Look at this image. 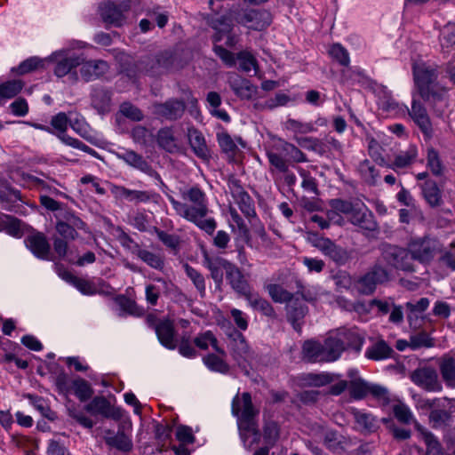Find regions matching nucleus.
<instances>
[{
  "instance_id": "1",
  "label": "nucleus",
  "mask_w": 455,
  "mask_h": 455,
  "mask_svg": "<svg viewBox=\"0 0 455 455\" xmlns=\"http://www.w3.org/2000/svg\"><path fill=\"white\" fill-rule=\"evenodd\" d=\"M180 195L183 202L170 197V203L177 214L192 222L201 230L212 235L217 223L213 218H206L209 208L205 193L198 187H192L181 190Z\"/></svg>"
},
{
  "instance_id": "2",
  "label": "nucleus",
  "mask_w": 455,
  "mask_h": 455,
  "mask_svg": "<svg viewBox=\"0 0 455 455\" xmlns=\"http://www.w3.org/2000/svg\"><path fill=\"white\" fill-rule=\"evenodd\" d=\"M414 81L419 96L427 102L443 100L445 89L437 82L438 71L425 63L413 66Z\"/></svg>"
},
{
  "instance_id": "3",
  "label": "nucleus",
  "mask_w": 455,
  "mask_h": 455,
  "mask_svg": "<svg viewBox=\"0 0 455 455\" xmlns=\"http://www.w3.org/2000/svg\"><path fill=\"white\" fill-rule=\"evenodd\" d=\"M407 249L411 261L416 260L420 264L428 265L441 251V244L432 236H417L410 239Z\"/></svg>"
},
{
  "instance_id": "4",
  "label": "nucleus",
  "mask_w": 455,
  "mask_h": 455,
  "mask_svg": "<svg viewBox=\"0 0 455 455\" xmlns=\"http://www.w3.org/2000/svg\"><path fill=\"white\" fill-rule=\"evenodd\" d=\"M380 256L377 262L382 266L387 265L393 268L405 271L414 272L415 266L409 256L408 249L390 243H381L379 245Z\"/></svg>"
},
{
  "instance_id": "5",
  "label": "nucleus",
  "mask_w": 455,
  "mask_h": 455,
  "mask_svg": "<svg viewBox=\"0 0 455 455\" xmlns=\"http://www.w3.org/2000/svg\"><path fill=\"white\" fill-rule=\"evenodd\" d=\"M389 277L387 268L376 261L370 270L357 280L355 288L359 293L370 295L375 291L378 284L387 282Z\"/></svg>"
},
{
  "instance_id": "6",
  "label": "nucleus",
  "mask_w": 455,
  "mask_h": 455,
  "mask_svg": "<svg viewBox=\"0 0 455 455\" xmlns=\"http://www.w3.org/2000/svg\"><path fill=\"white\" fill-rule=\"evenodd\" d=\"M50 58L56 63L54 74L58 77L68 76V79H70L72 83L77 80V75L74 69L82 63V58L80 56L70 53L69 51L61 50L53 52Z\"/></svg>"
},
{
  "instance_id": "7",
  "label": "nucleus",
  "mask_w": 455,
  "mask_h": 455,
  "mask_svg": "<svg viewBox=\"0 0 455 455\" xmlns=\"http://www.w3.org/2000/svg\"><path fill=\"white\" fill-rule=\"evenodd\" d=\"M130 7V0L107 1L99 6V12L106 24L120 27Z\"/></svg>"
},
{
  "instance_id": "8",
  "label": "nucleus",
  "mask_w": 455,
  "mask_h": 455,
  "mask_svg": "<svg viewBox=\"0 0 455 455\" xmlns=\"http://www.w3.org/2000/svg\"><path fill=\"white\" fill-rule=\"evenodd\" d=\"M70 118L68 117L66 113L60 112L52 117L51 125L54 129V134L66 145L74 148H78L90 155H95L94 149L91 148L87 145L84 144L77 139L72 138L65 134L68 125L69 124Z\"/></svg>"
},
{
  "instance_id": "9",
  "label": "nucleus",
  "mask_w": 455,
  "mask_h": 455,
  "mask_svg": "<svg viewBox=\"0 0 455 455\" xmlns=\"http://www.w3.org/2000/svg\"><path fill=\"white\" fill-rule=\"evenodd\" d=\"M235 20L251 29L261 30L271 24L272 17L266 10L245 9L235 13Z\"/></svg>"
},
{
  "instance_id": "10",
  "label": "nucleus",
  "mask_w": 455,
  "mask_h": 455,
  "mask_svg": "<svg viewBox=\"0 0 455 455\" xmlns=\"http://www.w3.org/2000/svg\"><path fill=\"white\" fill-rule=\"evenodd\" d=\"M411 380L427 392H441L443 385L437 371L432 367H421L414 370L410 375Z\"/></svg>"
},
{
  "instance_id": "11",
  "label": "nucleus",
  "mask_w": 455,
  "mask_h": 455,
  "mask_svg": "<svg viewBox=\"0 0 455 455\" xmlns=\"http://www.w3.org/2000/svg\"><path fill=\"white\" fill-rule=\"evenodd\" d=\"M152 113L160 118L175 121L183 116L186 103L182 100L169 99L166 101L155 102L151 106Z\"/></svg>"
},
{
  "instance_id": "12",
  "label": "nucleus",
  "mask_w": 455,
  "mask_h": 455,
  "mask_svg": "<svg viewBox=\"0 0 455 455\" xmlns=\"http://www.w3.org/2000/svg\"><path fill=\"white\" fill-rule=\"evenodd\" d=\"M228 188L241 212L247 217H256L254 201L235 179L229 180Z\"/></svg>"
},
{
  "instance_id": "13",
  "label": "nucleus",
  "mask_w": 455,
  "mask_h": 455,
  "mask_svg": "<svg viewBox=\"0 0 455 455\" xmlns=\"http://www.w3.org/2000/svg\"><path fill=\"white\" fill-rule=\"evenodd\" d=\"M110 192L116 199H125L133 204L148 203L156 201L157 195L147 190H132L124 186L110 185Z\"/></svg>"
},
{
  "instance_id": "14",
  "label": "nucleus",
  "mask_w": 455,
  "mask_h": 455,
  "mask_svg": "<svg viewBox=\"0 0 455 455\" xmlns=\"http://www.w3.org/2000/svg\"><path fill=\"white\" fill-rule=\"evenodd\" d=\"M228 84L235 96L243 100H251L258 92L256 85L235 72L228 74Z\"/></svg>"
},
{
  "instance_id": "15",
  "label": "nucleus",
  "mask_w": 455,
  "mask_h": 455,
  "mask_svg": "<svg viewBox=\"0 0 455 455\" xmlns=\"http://www.w3.org/2000/svg\"><path fill=\"white\" fill-rule=\"evenodd\" d=\"M408 113L423 134L427 138L432 137L433 128L427 108L415 95H413L411 108L408 110Z\"/></svg>"
},
{
  "instance_id": "16",
  "label": "nucleus",
  "mask_w": 455,
  "mask_h": 455,
  "mask_svg": "<svg viewBox=\"0 0 455 455\" xmlns=\"http://www.w3.org/2000/svg\"><path fill=\"white\" fill-rule=\"evenodd\" d=\"M315 246L338 265H344L350 259L348 251L325 237L317 238Z\"/></svg>"
},
{
  "instance_id": "17",
  "label": "nucleus",
  "mask_w": 455,
  "mask_h": 455,
  "mask_svg": "<svg viewBox=\"0 0 455 455\" xmlns=\"http://www.w3.org/2000/svg\"><path fill=\"white\" fill-rule=\"evenodd\" d=\"M212 28L216 30L214 36V41L220 42L226 38L225 44L228 47H232L236 44L237 37L232 33L233 21L231 18L228 16H221L216 18L211 22Z\"/></svg>"
},
{
  "instance_id": "18",
  "label": "nucleus",
  "mask_w": 455,
  "mask_h": 455,
  "mask_svg": "<svg viewBox=\"0 0 455 455\" xmlns=\"http://www.w3.org/2000/svg\"><path fill=\"white\" fill-rule=\"evenodd\" d=\"M84 410L92 415H101L105 418L119 419L122 417V411L115 408L104 396H95L84 406Z\"/></svg>"
},
{
  "instance_id": "19",
  "label": "nucleus",
  "mask_w": 455,
  "mask_h": 455,
  "mask_svg": "<svg viewBox=\"0 0 455 455\" xmlns=\"http://www.w3.org/2000/svg\"><path fill=\"white\" fill-rule=\"evenodd\" d=\"M307 313V307L304 304L303 299L299 296L294 295V297L286 303L287 319L297 331H300L301 322Z\"/></svg>"
},
{
  "instance_id": "20",
  "label": "nucleus",
  "mask_w": 455,
  "mask_h": 455,
  "mask_svg": "<svg viewBox=\"0 0 455 455\" xmlns=\"http://www.w3.org/2000/svg\"><path fill=\"white\" fill-rule=\"evenodd\" d=\"M348 219L353 225L362 229L374 231L378 228L373 213L365 206L362 208L355 207Z\"/></svg>"
},
{
  "instance_id": "21",
  "label": "nucleus",
  "mask_w": 455,
  "mask_h": 455,
  "mask_svg": "<svg viewBox=\"0 0 455 455\" xmlns=\"http://www.w3.org/2000/svg\"><path fill=\"white\" fill-rule=\"evenodd\" d=\"M437 364L446 386L455 388V355L452 352L443 355L437 359Z\"/></svg>"
},
{
  "instance_id": "22",
  "label": "nucleus",
  "mask_w": 455,
  "mask_h": 455,
  "mask_svg": "<svg viewBox=\"0 0 455 455\" xmlns=\"http://www.w3.org/2000/svg\"><path fill=\"white\" fill-rule=\"evenodd\" d=\"M26 246L39 259H47L50 244L46 236L40 232L31 234L25 239Z\"/></svg>"
},
{
  "instance_id": "23",
  "label": "nucleus",
  "mask_w": 455,
  "mask_h": 455,
  "mask_svg": "<svg viewBox=\"0 0 455 455\" xmlns=\"http://www.w3.org/2000/svg\"><path fill=\"white\" fill-rule=\"evenodd\" d=\"M155 331L160 343L168 349H175L177 347V340L175 339V330L173 323L169 320L157 323L155 325Z\"/></svg>"
},
{
  "instance_id": "24",
  "label": "nucleus",
  "mask_w": 455,
  "mask_h": 455,
  "mask_svg": "<svg viewBox=\"0 0 455 455\" xmlns=\"http://www.w3.org/2000/svg\"><path fill=\"white\" fill-rule=\"evenodd\" d=\"M352 415L355 419V428L364 434H371L379 428L377 419L371 413L357 409H352Z\"/></svg>"
},
{
  "instance_id": "25",
  "label": "nucleus",
  "mask_w": 455,
  "mask_h": 455,
  "mask_svg": "<svg viewBox=\"0 0 455 455\" xmlns=\"http://www.w3.org/2000/svg\"><path fill=\"white\" fill-rule=\"evenodd\" d=\"M118 157L127 164L140 170L150 177L159 178L158 173L150 166V164L139 154L134 151H125L119 154Z\"/></svg>"
},
{
  "instance_id": "26",
  "label": "nucleus",
  "mask_w": 455,
  "mask_h": 455,
  "mask_svg": "<svg viewBox=\"0 0 455 455\" xmlns=\"http://www.w3.org/2000/svg\"><path fill=\"white\" fill-rule=\"evenodd\" d=\"M415 429L427 446L425 455H444L440 442L432 432L418 422L415 423Z\"/></svg>"
},
{
  "instance_id": "27",
  "label": "nucleus",
  "mask_w": 455,
  "mask_h": 455,
  "mask_svg": "<svg viewBox=\"0 0 455 455\" xmlns=\"http://www.w3.org/2000/svg\"><path fill=\"white\" fill-rule=\"evenodd\" d=\"M80 73L85 81H91L107 73L108 65L103 60H90L84 62L82 60Z\"/></svg>"
},
{
  "instance_id": "28",
  "label": "nucleus",
  "mask_w": 455,
  "mask_h": 455,
  "mask_svg": "<svg viewBox=\"0 0 455 455\" xmlns=\"http://www.w3.org/2000/svg\"><path fill=\"white\" fill-rule=\"evenodd\" d=\"M204 265L211 272V276L216 283H221L223 280V272L228 274L232 263L220 257H205Z\"/></svg>"
},
{
  "instance_id": "29",
  "label": "nucleus",
  "mask_w": 455,
  "mask_h": 455,
  "mask_svg": "<svg viewBox=\"0 0 455 455\" xmlns=\"http://www.w3.org/2000/svg\"><path fill=\"white\" fill-rule=\"evenodd\" d=\"M323 344L315 339L304 341L301 347L302 359L307 363L324 362Z\"/></svg>"
},
{
  "instance_id": "30",
  "label": "nucleus",
  "mask_w": 455,
  "mask_h": 455,
  "mask_svg": "<svg viewBox=\"0 0 455 455\" xmlns=\"http://www.w3.org/2000/svg\"><path fill=\"white\" fill-rule=\"evenodd\" d=\"M243 410L241 413L242 420L247 424V429L253 434L254 441H258L259 437V432L255 427L252 419L256 414L251 403V397L249 393H243L242 395Z\"/></svg>"
},
{
  "instance_id": "31",
  "label": "nucleus",
  "mask_w": 455,
  "mask_h": 455,
  "mask_svg": "<svg viewBox=\"0 0 455 455\" xmlns=\"http://www.w3.org/2000/svg\"><path fill=\"white\" fill-rule=\"evenodd\" d=\"M336 336L347 348H352L355 352H359L363 343V338L359 334L355 329L347 330L340 329L338 331Z\"/></svg>"
},
{
  "instance_id": "32",
  "label": "nucleus",
  "mask_w": 455,
  "mask_h": 455,
  "mask_svg": "<svg viewBox=\"0 0 455 455\" xmlns=\"http://www.w3.org/2000/svg\"><path fill=\"white\" fill-rule=\"evenodd\" d=\"M188 138L192 150L198 157H208L209 149L201 132L194 127H190L188 130Z\"/></svg>"
},
{
  "instance_id": "33",
  "label": "nucleus",
  "mask_w": 455,
  "mask_h": 455,
  "mask_svg": "<svg viewBox=\"0 0 455 455\" xmlns=\"http://www.w3.org/2000/svg\"><path fill=\"white\" fill-rule=\"evenodd\" d=\"M322 344L324 362H334L338 360L343 351H345V347L336 335L328 337Z\"/></svg>"
},
{
  "instance_id": "34",
  "label": "nucleus",
  "mask_w": 455,
  "mask_h": 455,
  "mask_svg": "<svg viewBox=\"0 0 455 455\" xmlns=\"http://www.w3.org/2000/svg\"><path fill=\"white\" fill-rule=\"evenodd\" d=\"M92 105L101 115L110 111V92L100 87L93 88L92 94Z\"/></svg>"
},
{
  "instance_id": "35",
  "label": "nucleus",
  "mask_w": 455,
  "mask_h": 455,
  "mask_svg": "<svg viewBox=\"0 0 455 455\" xmlns=\"http://www.w3.org/2000/svg\"><path fill=\"white\" fill-rule=\"evenodd\" d=\"M228 336L231 339L230 346L234 357L246 359L249 355V346L244 336L235 329H232Z\"/></svg>"
},
{
  "instance_id": "36",
  "label": "nucleus",
  "mask_w": 455,
  "mask_h": 455,
  "mask_svg": "<svg viewBox=\"0 0 455 455\" xmlns=\"http://www.w3.org/2000/svg\"><path fill=\"white\" fill-rule=\"evenodd\" d=\"M104 437L108 445L114 447L122 451H129L132 448V443L130 438L123 432L118 431L115 434L112 430H106Z\"/></svg>"
},
{
  "instance_id": "37",
  "label": "nucleus",
  "mask_w": 455,
  "mask_h": 455,
  "mask_svg": "<svg viewBox=\"0 0 455 455\" xmlns=\"http://www.w3.org/2000/svg\"><path fill=\"white\" fill-rule=\"evenodd\" d=\"M422 195L431 207H438L442 204V192L435 181L427 180L421 186Z\"/></svg>"
},
{
  "instance_id": "38",
  "label": "nucleus",
  "mask_w": 455,
  "mask_h": 455,
  "mask_svg": "<svg viewBox=\"0 0 455 455\" xmlns=\"http://www.w3.org/2000/svg\"><path fill=\"white\" fill-rule=\"evenodd\" d=\"M154 57H147L145 59H142L139 60L137 63H135V68L136 71L132 70V68H128L126 70L127 76L130 78H135L137 76L138 73H147L151 76H158L161 75L160 68H158V65L153 61Z\"/></svg>"
},
{
  "instance_id": "39",
  "label": "nucleus",
  "mask_w": 455,
  "mask_h": 455,
  "mask_svg": "<svg viewBox=\"0 0 455 455\" xmlns=\"http://www.w3.org/2000/svg\"><path fill=\"white\" fill-rule=\"evenodd\" d=\"M226 276L232 288L235 291L243 295H247L249 291L248 283L236 266L232 264L229 270H228Z\"/></svg>"
},
{
  "instance_id": "40",
  "label": "nucleus",
  "mask_w": 455,
  "mask_h": 455,
  "mask_svg": "<svg viewBox=\"0 0 455 455\" xmlns=\"http://www.w3.org/2000/svg\"><path fill=\"white\" fill-rule=\"evenodd\" d=\"M133 253L143 262L155 269L162 270L164 267V260L161 255L141 249L138 243H134Z\"/></svg>"
},
{
  "instance_id": "41",
  "label": "nucleus",
  "mask_w": 455,
  "mask_h": 455,
  "mask_svg": "<svg viewBox=\"0 0 455 455\" xmlns=\"http://www.w3.org/2000/svg\"><path fill=\"white\" fill-rule=\"evenodd\" d=\"M430 301L427 298H421L417 301H409L405 304L407 310L409 311L407 318L411 327L414 329L419 328L417 325L418 313H423L429 307Z\"/></svg>"
},
{
  "instance_id": "42",
  "label": "nucleus",
  "mask_w": 455,
  "mask_h": 455,
  "mask_svg": "<svg viewBox=\"0 0 455 455\" xmlns=\"http://www.w3.org/2000/svg\"><path fill=\"white\" fill-rule=\"evenodd\" d=\"M416 400V407L422 411H434L438 407H446L445 403L451 404L455 402L452 398L442 397V398H426L418 397Z\"/></svg>"
},
{
  "instance_id": "43",
  "label": "nucleus",
  "mask_w": 455,
  "mask_h": 455,
  "mask_svg": "<svg viewBox=\"0 0 455 455\" xmlns=\"http://www.w3.org/2000/svg\"><path fill=\"white\" fill-rule=\"evenodd\" d=\"M451 419V413L445 410V407H438L429 412L428 421L432 428L438 429L449 425Z\"/></svg>"
},
{
  "instance_id": "44",
  "label": "nucleus",
  "mask_w": 455,
  "mask_h": 455,
  "mask_svg": "<svg viewBox=\"0 0 455 455\" xmlns=\"http://www.w3.org/2000/svg\"><path fill=\"white\" fill-rule=\"evenodd\" d=\"M157 142L162 148L170 153L176 152L179 149L176 139L171 128H163L158 131Z\"/></svg>"
},
{
  "instance_id": "45",
  "label": "nucleus",
  "mask_w": 455,
  "mask_h": 455,
  "mask_svg": "<svg viewBox=\"0 0 455 455\" xmlns=\"http://www.w3.org/2000/svg\"><path fill=\"white\" fill-rule=\"evenodd\" d=\"M194 343L198 348L203 350H206L211 345L217 353L222 355H226L225 351L219 347L216 337L210 331L197 335L194 339Z\"/></svg>"
},
{
  "instance_id": "46",
  "label": "nucleus",
  "mask_w": 455,
  "mask_h": 455,
  "mask_svg": "<svg viewBox=\"0 0 455 455\" xmlns=\"http://www.w3.org/2000/svg\"><path fill=\"white\" fill-rule=\"evenodd\" d=\"M418 150L415 146H410L406 150L399 152L394 160L393 169L410 166L417 158Z\"/></svg>"
},
{
  "instance_id": "47",
  "label": "nucleus",
  "mask_w": 455,
  "mask_h": 455,
  "mask_svg": "<svg viewBox=\"0 0 455 455\" xmlns=\"http://www.w3.org/2000/svg\"><path fill=\"white\" fill-rule=\"evenodd\" d=\"M393 349L384 341L373 344L366 350V357L372 360H383L391 355Z\"/></svg>"
},
{
  "instance_id": "48",
  "label": "nucleus",
  "mask_w": 455,
  "mask_h": 455,
  "mask_svg": "<svg viewBox=\"0 0 455 455\" xmlns=\"http://www.w3.org/2000/svg\"><path fill=\"white\" fill-rule=\"evenodd\" d=\"M20 200V191L11 188L0 189V203L4 210L13 211L15 204Z\"/></svg>"
},
{
  "instance_id": "49",
  "label": "nucleus",
  "mask_w": 455,
  "mask_h": 455,
  "mask_svg": "<svg viewBox=\"0 0 455 455\" xmlns=\"http://www.w3.org/2000/svg\"><path fill=\"white\" fill-rule=\"evenodd\" d=\"M283 155L287 157L289 161L293 163H306L307 162V156L292 143L283 141L281 145Z\"/></svg>"
},
{
  "instance_id": "50",
  "label": "nucleus",
  "mask_w": 455,
  "mask_h": 455,
  "mask_svg": "<svg viewBox=\"0 0 455 455\" xmlns=\"http://www.w3.org/2000/svg\"><path fill=\"white\" fill-rule=\"evenodd\" d=\"M267 159L271 165V172H286L289 168V160L285 158L283 153L268 151L267 153Z\"/></svg>"
},
{
  "instance_id": "51",
  "label": "nucleus",
  "mask_w": 455,
  "mask_h": 455,
  "mask_svg": "<svg viewBox=\"0 0 455 455\" xmlns=\"http://www.w3.org/2000/svg\"><path fill=\"white\" fill-rule=\"evenodd\" d=\"M296 141L300 147L307 150L316 152L319 155H323L325 153L324 143L317 138L300 137L296 138Z\"/></svg>"
},
{
  "instance_id": "52",
  "label": "nucleus",
  "mask_w": 455,
  "mask_h": 455,
  "mask_svg": "<svg viewBox=\"0 0 455 455\" xmlns=\"http://www.w3.org/2000/svg\"><path fill=\"white\" fill-rule=\"evenodd\" d=\"M185 272L189 279L192 281L196 290L200 293L201 297L205 295V280L203 275L196 269L189 266L188 264L184 265Z\"/></svg>"
},
{
  "instance_id": "53",
  "label": "nucleus",
  "mask_w": 455,
  "mask_h": 455,
  "mask_svg": "<svg viewBox=\"0 0 455 455\" xmlns=\"http://www.w3.org/2000/svg\"><path fill=\"white\" fill-rule=\"evenodd\" d=\"M248 299L252 307L261 311L265 315L274 317L275 310L270 303L258 295H248Z\"/></svg>"
},
{
  "instance_id": "54",
  "label": "nucleus",
  "mask_w": 455,
  "mask_h": 455,
  "mask_svg": "<svg viewBox=\"0 0 455 455\" xmlns=\"http://www.w3.org/2000/svg\"><path fill=\"white\" fill-rule=\"evenodd\" d=\"M370 383L363 380L362 379H356L350 382L349 391L352 397L355 399H363L369 395Z\"/></svg>"
},
{
  "instance_id": "55",
  "label": "nucleus",
  "mask_w": 455,
  "mask_h": 455,
  "mask_svg": "<svg viewBox=\"0 0 455 455\" xmlns=\"http://www.w3.org/2000/svg\"><path fill=\"white\" fill-rule=\"evenodd\" d=\"M73 389L75 395L81 402L87 401L93 394V390L89 383L83 379L73 381Z\"/></svg>"
},
{
  "instance_id": "56",
  "label": "nucleus",
  "mask_w": 455,
  "mask_h": 455,
  "mask_svg": "<svg viewBox=\"0 0 455 455\" xmlns=\"http://www.w3.org/2000/svg\"><path fill=\"white\" fill-rule=\"evenodd\" d=\"M204 364L211 370L220 373H227L229 370L228 363L214 354L204 357Z\"/></svg>"
},
{
  "instance_id": "57",
  "label": "nucleus",
  "mask_w": 455,
  "mask_h": 455,
  "mask_svg": "<svg viewBox=\"0 0 455 455\" xmlns=\"http://www.w3.org/2000/svg\"><path fill=\"white\" fill-rule=\"evenodd\" d=\"M154 232L156 234L157 238L168 248L178 251L180 245V237L177 235L168 234L163 230L154 227Z\"/></svg>"
},
{
  "instance_id": "58",
  "label": "nucleus",
  "mask_w": 455,
  "mask_h": 455,
  "mask_svg": "<svg viewBox=\"0 0 455 455\" xmlns=\"http://www.w3.org/2000/svg\"><path fill=\"white\" fill-rule=\"evenodd\" d=\"M254 234L259 239L257 245L258 249H262L266 251H268L275 248L274 241L268 236L262 225L254 227Z\"/></svg>"
},
{
  "instance_id": "59",
  "label": "nucleus",
  "mask_w": 455,
  "mask_h": 455,
  "mask_svg": "<svg viewBox=\"0 0 455 455\" xmlns=\"http://www.w3.org/2000/svg\"><path fill=\"white\" fill-rule=\"evenodd\" d=\"M23 84L20 80H12L0 85V99H10L16 96L22 89Z\"/></svg>"
},
{
  "instance_id": "60",
  "label": "nucleus",
  "mask_w": 455,
  "mask_h": 455,
  "mask_svg": "<svg viewBox=\"0 0 455 455\" xmlns=\"http://www.w3.org/2000/svg\"><path fill=\"white\" fill-rule=\"evenodd\" d=\"M409 345L411 349L416 350L420 347H432L435 342L427 332L422 331L411 336Z\"/></svg>"
},
{
  "instance_id": "61",
  "label": "nucleus",
  "mask_w": 455,
  "mask_h": 455,
  "mask_svg": "<svg viewBox=\"0 0 455 455\" xmlns=\"http://www.w3.org/2000/svg\"><path fill=\"white\" fill-rule=\"evenodd\" d=\"M438 264L451 271H455V241L441 254Z\"/></svg>"
},
{
  "instance_id": "62",
  "label": "nucleus",
  "mask_w": 455,
  "mask_h": 455,
  "mask_svg": "<svg viewBox=\"0 0 455 455\" xmlns=\"http://www.w3.org/2000/svg\"><path fill=\"white\" fill-rule=\"evenodd\" d=\"M267 291L272 299L279 303H287L291 298L294 297L293 294L283 289L279 284H269L267 286Z\"/></svg>"
},
{
  "instance_id": "63",
  "label": "nucleus",
  "mask_w": 455,
  "mask_h": 455,
  "mask_svg": "<svg viewBox=\"0 0 455 455\" xmlns=\"http://www.w3.org/2000/svg\"><path fill=\"white\" fill-rule=\"evenodd\" d=\"M427 165L435 176H441L443 173V165L438 152L432 148L427 150Z\"/></svg>"
},
{
  "instance_id": "64",
  "label": "nucleus",
  "mask_w": 455,
  "mask_h": 455,
  "mask_svg": "<svg viewBox=\"0 0 455 455\" xmlns=\"http://www.w3.org/2000/svg\"><path fill=\"white\" fill-rule=\"evenodd\" d=\"M27 397L33 404V406L45 418L50 420H53L55 419L54 412L50 409L47 403L39 396H35L33 395H28Z\"/></svg>"
}]
</instances>
